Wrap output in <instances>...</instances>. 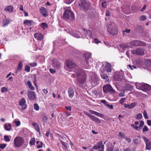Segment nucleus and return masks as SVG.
<instances>
[{"label": "nucleus", "instance_id": "1", "mask_svg": "<svg viewBox=\"0 0 151 151\" xmlns=\"http://www.w3.org/2000/svg\"><path fill=\"white\" fill-rule=\"evenodd\" d=\"M77 79L78 82L81 84H83L86 81V74L85 71L79 69L76 71Z\"/></svg>", "mask_w": 151, "mask_h": 151}, {"label": "nucleus", "instance_id": "2", "mask_svg": "<svg viewBox=\"0 0 151 151\" xmlns=\"http://www.w3.org/2000/svg\"><path fill=\"white\" fill-rule=\"evenodd\" d=\"M107 31L110 34L115 35L118 33V30L116 25L114 23L110 22L107 25Z\"/></svg>", "mask_w": 151, "mask_h": 151}, {"label": "nucleus", "instance_id": "3", "mask_svg": "<svg viewBox=\"0 0 151 151\" xmlns=\"http://www.w3.org/2000/svg\"><path fill=\"white\" fill-rule=\"evenodd\" d=\"M78 4L81 9L86 10H90L91 8L90 3L84 0H80L79 1Z\"/></svg>", "mask_w": 151, "mask_h": 151}, {"label": "nucleus", "instance_id": "4", "mask_svg": "<svg viewBox=\"0 0 151 151\" xmlns=\"http://www.w3.org/2000/svg\"><path fill=\"white\" fill-rule=\"evenodd\" d=\"M63 18L65 20H72L74 19V14L71 11L69 10H66L63 14Z\"/></svg>", "mask_w": 151, "mask_h": 151}, {"label": "nucleus", "instance_id": "5", "mask_svg": "<svg viewBox=\"0 0 151 151\" xmlns=\"http://www.w3.org/2000/svg\"><path fill=\"white\" fill-rule=\"evenodd\" d=\"M99 80L97 76L93 73H92L90 76V81L92 85L95 86L97 84V83Z\"/></svg>", "mask_w": 151, "mask_h": 151}, {"label": "nucleus", "instance_id": "6", "mask_svg": "<svg viewBox=\"0 0 151 151\" xmlns=\"http://www.w3.org/2000/svg\"><path fill=\"white\" fill-rule=\"evenodd\" d=\"M146 45L145 42L140 40H134L129 43V45L132 46H143Z\"/></svg>", "mask_w": 151, "mask_h": 151}, {"label": "nucleus", "instance_id": "7", "mask_svg": "<svg viewBox=\"0 0 151 151\" xmlns=\"http://www.w3.org/2000/svg\"><path fill=\"white\" fill-rule=\"evenodd\" d=\"M24 142V140L21 137H16L14 139V143L16 146L17 147H21Z\"/></svg>", "mask_w": 151, "mask_h": 151}, {"label": "nucleus", "instance_id": "8", "mask_svg": "<svg viewBox=\"0 0 151 151\" xmlns=\"http://www.w3.org/2000/svg\"><path fill=\"white\" fill-rule=\"evenodd\" d=\"M92 148L96 150L99 149L98 151H104V145L103 144V142L100 141L98 142L96 145L93 146Z\"/></svg>", "mask_w": 151, "mask_h": 151}, {"label": "nucleus", "instance_id": "9", "mask_svg": "<svg viewBox=\"0 0 151 151\" xmlns=\"http://www.w3.org/2000/svg\"><path fill=\"white\" fill-rule=\"evenodd\" d=\"M103 90L104 92L107 93L111 92L112 93H114V91L109 84H107L104 86L103 87Z\"/></svg>", "mask_w": 151, "mask_h": 151}, {"label": "nucleus", "instance_id": "10", "mask_svg": "<svg viewBox=\"0 0 151 151\" xmlns=\"http://www.w3.org/2000/svg\"><path fill=\"white\" fill-rule=\"evenodd\" d=\"M83 55L87 65L90 66V63L91 62V54L89 53H86L84 54Z\"/></svg>", "mask_w": 151, "mask_h": 151}, {"label": "nucleus", "instance_id": "11", "mask_svg": "<svg viewBox=\"0 0 151 151\" xmlns=\"http://www.w3.org/2000/svg\"><path fill=\"white\" fill-rule=\"evenodd\" d=\"M131 52L133 54L142 55L144 53V51L143 49L139 48L136 50H132Z\"/></svg>", "mask_w": 151, "mask_h": 151}, {"label": "nucleus", "instance_id": "12", "mask_svg": "<svg viewBox=\"0 0 151 151\" xmlns=\"http://www.w3.org/2000/svg\"><path fill=\"white\" fill-rule=\"evenodd\" d=\"M113 79L115 81H121L124 80V78L122 74L117 73L115 74L114 76Z\"/></svg>", "mask_w": 151, "mask_h": 151}, {"label": "nucleus", "instance_id": "13", "mask_svg": "<svg viewBox=\"0 0 151 151\" xmlns=\"http://www.w3.org/2000/svg\"><path fill=\"white\" fill-rule=\"evenodd\" d=\"M27 95L29 99L31 101H34L36 99V94L34 91H28Z\"/></svg>", "mask_w": 151, "mask_h": 151}, {"label": "nucleus", "instance_id": "14", "mask_svg": "<svg viewBox=\"0 0 151 151\" xmlns=\"http://www.w3.org/2000/svg\"><path fill=\"white\" fill-rule=\"evenodd\" d=\"M142 138L145 142L146 149L151 150V142L145 137L143 136Z\"/></svg>", "mask_w": 151, "mask_h": 151}, {"label": "nucleus", "instance_id": "15", "mask_svg": "<svg viewBox=\"0 0 151 151\" xmlns=\"http://www.w3.org/2000/svg\"><path fill=\"white\" fill-rule=\"evenodd\" d=\"M66 65L68 68L70 69L73 68L76 66V65L73 62L69 60L66 61Z\"/></svg>", "mask_w": 151, "mask_h": 151}, {"label": "nucleus", "instance_id": "16", "mask_svg": "<svg viewBox=\"0 0 151 151\" xmlns=\"http://www.w3.org/2000/svg\"><path fill=\"white\" fill-rule=\"evenodd\" d=\"M52 64L53 66L55 68L58 69L60 67V63L56 59H54L52 60Z\"/></svg>", "mask_w": 151, "mask_h": 151}, {"label": "nucleus", "instance_id": "17", "mask_svg": "<svg viewBox=\"0 0 151 151\" xmlns=\"http://www.w3.org/2000/svg\"><path fill=\"white\" fill-rule=\"evenodd\" d=\"M26 101L24 98H22L21 101H19V105L21 106H22L21 108V110H23L27 108V106L25 104Z\"/></svg>", "mask_w": 151, "mask_h": 151}, {"label": "nucleus", "instance_id": "18", "mask_svg": "<svg viewBox=\"0 0 151 151\" xmlns=\"http://www.w3.org/2000/svg\"><path fill=\"white\" fill-rule=\"evenodd\" d=\"M105 66L104 68L107 72H111L112 70L111 67V64L108 62H105Z\"/></svg>", "mask_w": 151, "mask_h": 151}, {"label": "nucleus", "instance_id": "19", "mask_svg": "<svg viewBox=\"0 0 151 151\" xmlns=\"http://www.w3.org/2000/svg\"><path fill=\"white\" fill-rule=\"evenodd\" d=\"M82 30L84 32L85 35H88L89 37L90 38L92 39L93 38L92 33L90 30H86L85 29H82Z\"/></svg>", "mask_w": 151, "mask_h": 151}, {"label": "nucleus", "instance_id": "20", "mask_svg": "<svg viewBox=\"0 0 151 151\" xmlns=\"http://www.w3.org/2000/svg\"><path fill=\"white\" fill-rule=\"evenodd\" d=\"M40 13L45 17L48 15L47 11L45 8L44 7H41L40 9Z\"/></svg>", "mask_w": 151, "mask_h": 151}, {"label": "nucleus", "instance_id": "21", "mask_svg": "<svg viewBox=\"0 0 151 151\" xmlns=\"http://www.w3.org/2000/svg\"><path fill=\"white\" fill-rule=\"evenodd\" d=\"M4 10L6 11H8L11 13H12L14 11V8L13 6L12 5H9L6 6Z\"/></svg>", "mask_w": 151, "mask_h": 151}, {"label": "nucleus", "instance_id": "22", "mask_svg": "<svg viewBox=\"0 0 151 151\" xmlns=\"http://www.w3.org/2000/svg\"><path fill=\"white\" fill-rule=\"evenodd\" d=\"M35 37L39 40H42L43 38V36L41 33H36L34 35Z\"/></svg>", "mask_w": 151, "mask_h": 151}, {"label": "nucleus", "instance_id": "23", "mask_svg": "<svg viewBox=\"0 0 151 151\" xmlns=\"http://www.w3.org/2000/svg\"><path fill=\"white\" fill-rule=\"evenodd\" d=\"M12 125L9 123H6L4 125V127L5 129L7 131H10L12 129Z\"/></svg>", "mask_w": 151, "mask_h": 151}, {"label": "nucleus", "instance_id": "24", "mask_svg": "<svg viewBox=\"0 0 151 151\" xmlns=\"http://www.w3.org/2000/svg\"><path fill=\"white\" fill-rule=\"evenodd\" d=\"M151 89V86L147 84L143 83L142 88V90L146 91Z\"/></svg>", "mask_w": 151, "mask_h": 151}, {"label": "nucleus", "instance_id": "25", "mask_svg": "<svg viewBox=\"0 0 151 151\" xmlns=\"http://www.w3.org/2000/svg\"><path fill=\"white\" fill-rule=\"evenodd\" d=\"M74 91L72 88H70L68 91L69 96L70 98H72L74 95Z\"/></svg>", "mask_w": 151, "mask_h": 151}, {"label": "nucleus", "instance_id": "26", "mask_svg": "<svg viewBox=\"0 0 151 151\" xmlns=\"http://www.w3.org/2000/svg\"><path fill=\"white\" fill-rule=\"evenodd\" d=\"M23 23L26 25L30 26L33 24L34 22L32 20H25L24 21Z\"/></svg>", "mask_w": 151, "mask_h": 151}, {"label": "nucleus", "instance_id": "27", "mask_svg": "<svg viewBox=\"0 0 151 151\" xmlns=\"http://www.w3.org/2000/svg\"><path fill=\"white\" fill-rule=\"evenodd\" d=\"M90 112L93 114H95L96 116H98L103 117L104 116V115L101 113L97 112L96 111H93L92 110H90L89 111Z\"/></svg>", "mask_w": 151, "mask_h": 151}, {"label": "nucleus", "instance_id": "28", "mask_svg": "<svg viewBox=\"0 0 151 151\" xmlns=\"http://www.w3.org/2000/svg\"><path fill=\"white\" fill-rule=\"evenodd\" d=\"M114 148V147L111 143L108 144L107 145V151H112Z\"/></svg>", "mask_w": 151, "mask_h": 151}, {"label": "nucleus", "instance_id": "29", "mask_svg": "<svg viewBox=\"0 0 151 151\" xmlns=\"http://www.w3.org/2000/svg\"><path fill=\"white\" fill-rule=\"evenodd\" d=\"M143 83H135L136 88L138 89H140L142 90V88Z\"/></svg>", "mask_w": 151, "mask_h": 151}, {"label": "nucleus", "instance_id": "30", "mask_svg": "<svg viewBox=\"0 0 151 151\" xmlns=\"http://www.w3.org/2000/svg\"><path fill=\"white\" fill-rule=\"evenodd\" d=\"M27 84L29 88L32 90H34L35 89L34 87L32 86V83L30 81H27Z\"/></svg>", "mask_w": 151, "mask_h": 151}, {"label": "nucleus", "instance_id": "31", "mask_svg": "<svg viewBox=\"0 0 151 151\" xmlns=\"http://www.w3.org/2000/svg\"><path fill=\"white\" fill-rule=\"evenodd\" d=\"M91 119L96 123L99 124L100 122V119L94 116L92 117Z\"/></svg>", "mask_w": 151, "mask_h": 151}, {"label": "nucleus", "instance_id": "32", "mask_svg": "<svg viewBox=\"0 0 151 151\" xmlns=\"http://www.w3.org/2000/svg\"><path fill=\"white\" fill-rule=\"evenodd\" d=\"M22 67V61H20L19 64L17 68V70L16 71V73H17L18 71H20L21 70Z\"/></svg>", "mask_w": 151, "mask_h": 151}, {"label": "nucleus", "instance_id": "33", "mask_svg": "<svg viewBox=\"0 0 151 151\" xmlns=\"http://www.w3.org/2000/svg\"><path fill=\"white\" fill-rule=\"evenodd\" d=\"M35 138H32L31 139L29 142V144L31 145H34L35 144Z\"/></svg>", "mask_w": 151, "mask_h": 151}, {"label": "nucleus", "instance_id": "34", "mask_svg": "<svg viewBox=\"0 0 151 151\" xmlns=\"http://www.w3.org/2000/svg\"><path fill=\"white\" fill-rule=\"evenodd\" d=\"M9 23L10 22L9 20H5L3 22V26L5 27L7 26Z\"/></svg>", "mask_w": 151, "mask_h": 151}, {"label": "nucleus", "instance_id": "35", "mask_svg": "<svg viewBox=\"0 0 151 151\" xmlns=\"http://www.w3.org/2000/svg\"><path fill=\"white\" fill-rule=\"evenodd\" d=\"M126 88L125 89L126 90L131 91L133 89L132 86L130 85H127L126 86Z\"/></svg>", "mask_w": 151, "mask_h": 151}, {"label": "nucleus", "instance_id": "36", "mask_svg": "<svg viewBox=\"0 0 151 151\" xmlns=\"http://www.w3.org/2000/svg\"><path fill=\"white\" fill-rule=\"evenodd\" d=\"M41 27L43 29H44L47 28L48 25L46 23L43 22L41 23Z\"/></svg>", "mask_w": 151, "mask_h": 151}, {"label": "nucleus", "instance_id": "37", "mask_svg": "<svg viewBox=\"0 0 151 151\" xmlns=\"http://www.w3.org/2000/svg\"><path fill=\"white\" fill-rule=\"evenodd\" d=\"M137 103L135 102L131 103L129 105V109H132L136 105Z\"/></svg>", "mask_w": 151, "mask_h": 151}, {"label": "nucleus", "instance_id": "38", "mask_svg": "<svg viewBox=\"0 0 151 151\" xmlns=\"http://www.w3.org/2000/svg\"><path fill=\"white\" fill-rule=\"evenodd\" d=\"M61 142L62 145H63V146L65 147V148H68L69 147V145L67 143L61 140Z\"/></svg>", "mask_w": 151, "mask_h": 151}, {"label": "nucleus", "instance_id": "39", "mask_svg": "<svg viewBox=\"0 0 151 151\" xmlns=\"http://www.w3.org/2000/svg\"><path fill=\"white\" fill-rule=\"evenodd\" d=\"M134 144L137 145L140 143V141H139L138 139H134L133 140Z\"/></svg>", "mask_w": 151, "mask_h": 151}, {"label": "nucleus", "instance_id": "40", "mask_svg": "<svg viewBox=\"0 0 151 151\" xmlns=\"http://www.w3.org/2000/svg\"><path fill=\"white\" fill-rule=\"evenodd\" d=\"M4 139L6 142H9L10 141V139L8 135H5L4 136Z\"/></svg>", "mask_w": 151, "mask_h": 151}, {"label": "nucleus", "instance_id": "41", "mask_svg": "<svg viewBox=\"0 0 151 151\" xmlns=\"http://www.w3.org/2000/svg\"><path fill=\"white\" fill-rule=\"evenodd\" d=\"M34 109L36 111H38L39 109V106L37 104L35 103L34 104Z\"/></svg>", "mask_w": 151, "mask_h": 151}, {"label": "nucleus", "instance_id": "42", "mask_svg": "<svg viewBox=\"0 0 151 151\" xmlns=\"http://www.w3.org/2000/svg\"><path fill=\"white\" fill-rule=\"evenodd\" d=\"M101 78L104 79H107L108 78V76L105 74H101Z\"/></svg>", "mask_w": 151, "mask_h": 151}, {"label": "nucleus", "instance_id": "43", "mask_svg": "<svg viewBox=\"0 0 151 151\" xmlns=\"http://www.w3.org/2000/svg\"><path fill=\"white\" fill-rule=\"evenodd\" d=\"M118 136L121 138H125L126 137L125 134L121 132H119Z\"/></svg>", "mask_w": 151, "mask_h": 151}, {"label": "nucleus", "instance_id": "44", "mask_svg": "<svg viewBox=\"0 0 151 151\" xmlns=\"http://www.w3.org/2000/svg\"><path fill=\"white\" fill-rule=\"evenodd\" d=\"M126 100L125 98H122L119 100V103L123 105L124 104V102Z\"/></svg>", "mask_w": 151, "mask_h": 151}, {"label": "nucleus", "instance_id": "45", "mask_svg": "<svg viewBox=\"0 0 151 151\" xmlns=\"http://www.w3.org/2000/svg\"><path fill=\"white\" fill-rule=\"evenodd\" d=\"M139 122L140 124L139 128L140 129H141L144 125V122L142 121H140Z\"/></svg>", "mask_w": 151, "mask_h": 151}, {"label": "nucleus", "instance_id": "46", "mask_svg": "<svg viewBox=\"0 0 151 151\" xmlns=\"http://www.w3.org/2000/svg\"><path fill=\"white\" fill-rule=\"evenodd\" d=\"M14 123L15 124L16 126L17 127L19 126L21 124V122L19 121H15Z\"/></svg>", "mask_w": 151, "mask_h": 151}, {"label": "nucleus", "instance_id": "47", "mask_svg": "<svg viewBox=\"0 0 151 151\" xmlns=\"http://www.w3.org/2000/svg\"><path fill=\"white\" fill-rule=\"evenodd\" d=\"M25 70L27 72H29L30 71V67L28 65L25 66Z\"/></svg>", "mask_w": 151, "mask_h": 151}, {"label": "nucleus", "instance_id": "48", "mask_svg": "<svg viewBox=\"0 0 151 151\" xmlns=\"http://www.w3.org/2000/svg\"><path fill=\"white\" fill-rule=\"evenodd\" d=\"M8 90V89L6 87H3L1 88V91L2 92H7Z\"/></svg>", "mask_w": 151, "mask_h": 151}, {"label": "nucleus", "instance_id": "49", "mask_svg": "<svg viewBox=\"0 0 151 151\" xmlns=\"http://www.w3.org/2000/svg\"><path fill=\"white\" fill-rule=\"evenodd\" d=\"M124 138L128 143H130L131 142V139L130 138H129L126 137Z\"/></svg>", "mask_w": 151, "mask_h": 151}, {"label": "nucleus", "instance_id": "50", "mask_svg": "<svg viewBox=\"0 0 151 151\" xmlns=\"http://www.w3.org/2000/svg\"><path fill=\"white\" fill-rule=\"evenodd\" d=\"M84 113L87 116H88L90 118H91V119H92V117L93 116V115H91V114H90V113H88L87 112H86V111H84Z\"/></svg>", "mask_w": 151, "mask_h": 151}, {"label": "nucleus", "instance_id": "51", "mask_svg": "<svg viewBox=\"0 0 151 151\" xmlns=\"http://www.w3.org/2000/svg\"><path fill=\"white\" fill-rule=\"evenodd\" d=\"M128 67L131 69L133 70V68L134 69H135L137 68V67L135 65H128Z\"/></svg>", "mask_w": 151, "mask_h": 151}, {"label": "nucleus", "instance_id": "52", "mask_svg": "<svg viewBox=\"0 0 151 151\" xmlns=\"http://www.w3.org/2000/svg\"><path fill=\"white\" fill-rule=\"evenodd\" d=\"M148 130V127L145 125L144 126L142 129V131L143 132L147 131Z\"/></svg>", "mask_w": 151, "mask_h": 151}, {"label": "nucleus", "instance_id": "53", "mask_svg": "<svg viewBox=\"0 0 151 151\" xmlns=\"http://www.w3.org/2000/svg\"><path fill=\"white\" fill-rule=\"evenodd\" d=\"M29 65L32 67H35L37 65V64L35 62L31 63Z\"/></svg>", "mask_w": 151, "mask_h": 151}, {"label": "nucleus", "instance_id": "54", "mask_svg": "<svg viewBox=\"0 0 151 151\" xmlns=\"http://www.w3.org/2000/svg\"><path fill=\"white\" fill-rule=\"evenodd\" d=\"M35 130L38 132H39V133H40V128H39V126L38 125H37V126H36L35 127Z\"/></svg>", "mask_w": 151, "mask_h": 151}, {"label": "nucleus", "instance_id": "55", "mask_svg": "<svg viewBox=\"0 0 151 151\" xmlns=\"http://www.w3.org/2000/svg\"><path fill=\"white\" fill-rule=\"evenodd\" d=\"M48 120V118L47 116H44L43 118L42 121L45 122H47Z\"/></svg>", "mask_w": 151, "mask_h": 151}, {"label": "nucleus", "instance_id": "56", "mask_svg": "<svg viewBox=\"0 0 151 151\" xmlns=\"http://www.w3.org/2000/svg\"><path fill=\"white\" fill-rule=\"evenodd\" d=\"M142 117V114H137L136 118L137 119H141Z\"/></svg>", "mask_w": 151, "mask_h": 151}, {"label": "nucleus", "instance_id": "57", "mask_svg": "<svg viewBox=\"0 0 151 151\" xmlns=\"http://www.w3.org/2000/svg\"><path fill=\"white\" fill-rule=\"evenodd\" d=\"M143 114L144 116L145 119H148V118L147 113L145 111H144Z\"/></svg>", "mask_w": 151, "mask_h": 151}, {"label": "nucleus", "instance_id": "58", "mask_svg": "<svg viewBox=\"0 0 151 151\" xmlns=\"http://www.w3.org/2000/svg\"><path fill=\"white\" fill-rule=\"evenodd\" d=\"M146 19L145 17L144 16H142L139 17V19L141 21H143Z\"/></svg>", "mask_w": 151, "mask_h": 151}, {"label": "nucleus", "instance_id": "59", "mask_svg": "<svg viewBox=\"0 0 151 151\" xmlns=\"http://www.w3.org/2000/svg\"><path fill=\"white\" fill-rule=\"evenodd\" d=\"M6 146L5 144H1L0 145V147L2 149H4Z\"/></svg>", "mask_w": 151, "mask_h": 151}, {"label": "nucleus", "instance_id": "60", "mask_svg": "<svg viewBox=\"0 0 151 151\" xmlns=\"http://www.w3.org/2000/svg\"><path fill=\"white\" fill-rule=\"evenodd\" d=\"M73 0H65V2L68 4H70L73 1Z\"/></svg>", "mask_w": 151, "mask_h": 151}, {"label": "nucleus", "instance_id": "61", "mask_svg": "<svg viewBox=\"0 0 151 151\" xmlns=\"http://www.w3.org/2000/svg\"><path fill=\"white\" fill-rule=\"evenodd\" d=\"M111 14V12L109 10H107L106 12L105 15L106 16L108 17Z\"/></svg>", "mask_w": 151, "mask_h": 151}, {"label": "nucleus", "instance_id": "62", "mask_svg": "<svg viewBox=\"0 0 151 151\" xmlns=\"http://www.w3.org/2000/svg\"><path fill=\"white\" fill-rule=\"evenodd\" d=\"M101 102L103 104H105L106 106V105L108 104V103L105 100H101Z\"/></svg>", "mask_w": 151, "mask_h": 151}, {"label": "nucleus", "instance_id": "63", "mask_svg": "<svg viewBox=\"0 0 151 151\" xmlns=\"http://www.w3.org/2000/svg\"><path fill=\"white\" fill-rule=\"evenodd\" d=\"M65 114L67 116H68L71 115L70 113L67 111H66L65 112Z\"/></svg>", "mask_w": 151, "mask_h": 151}, {"label": "nucleus", "instance_id": "64", "mask_svg": "<svg viewBox=\"0 0 151 151\" xmlns=\"http://www.w3.org/2000/svg\"><path fill=\"white\" fill-rule=\"evenodd\" d=\"M50 72L52 73H55V71L52 68L50 69Z\"/></svg>", "mask_w": 151, "mask_h": 151}]
</instances>
